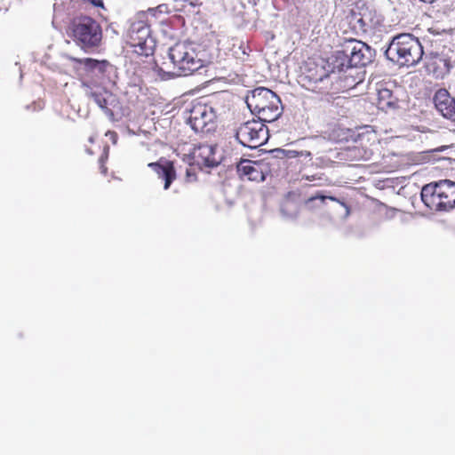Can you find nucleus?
<instances>
[{"label": "nucleus", "mask_w": 455, "mask_h": 455, "mask_svg": "<svg viewBox=\"0 0 455 455\" xmlns=\"http://www.w3.org/2000/svg\"><path fill=\"white\" fill-rule=\"evenodd\" d=\"M336 76L326 69L324 61L321 63L308 60L305 64L304 71L299 76L302 87L320 95H331L338 92L335 86Z\"/></svg>", "instance_id": "7ed1b4c3"}, {"label": "nucleus", "mask_w": 455, "mask_h": 455, "mask_svg": "<svg viewBox=\"0 0 455 455\" xmlns=\"http://www.w3.org/2000/svg\"><path fill=\"white\" fill-rule=\"evenodd\" d=\"M349 52H347V44L342 46L341 50L336 51L335 53L331 56V65L332 66V69L331 71V75L335 76V70L339 72L343 71L349 68H354L352 62H350Z\"/></svg>", "instance_id": "6ab92c4d"}, {"label": "nucleus", "mask_w": 455, "mask_h": 455, "mask_svg": "<svg viewBox=\"0 0 455 455\" xmlns=\"http://www.w3.org/2000/svg\"><path fill=\"white\" fill-rule=\"evenodd\" d=\"M84 3H89L95 7L104 8L103 0H82Z\"/></svg>", "instance_id": "bb28decb"}, {"label": "nucleus", "mask_w": 455, "mask_h": 455, "mask_svg": "<svg viewBox=\"0 0 455 455\" xmlns=\"http://www.w3.org/2000/svg\"><path fill=\"white\" fill-rule=\"evenodd\" d=\"M175 3L181 4L182 7L190 6V7H198L202 5L201 0H173Z\"/></svg>", "instance_id": "393cba45"}, {"label": "nucleus", "mask_w": 455, "mask_h": 455, "mask_svg": "<svg viewBox=\"0 0 455 455\" xmlns=\"http://www.w3.org/2000/svg\"><path fill=\"white\" fill-rule=\"evenodd\" d=\"M300 155V153H299L298 151L296 150H288L287 151V156L288 157H297Z\"/></svg>", "instance_id": "c85d7f7f"}, {"label": "nucleus", "mask_w": 455, "mask_h": 455, "mask_svg": "<svg viewBox=\"0 0 455 455\" xmlns=\"http://www.w3.org/2000/svg\"><path fill=\"white\" fill-rule=\"evenodd\" d=\"M378 108L383 111L395 109L398 106V99L393 92L387 88L381 87L378 90Z\"/></svg>", "instance_id": "aec40b11"}, {"label": "nucleus", "mask_w": 455, "mask_h": 455, "mask_svg": "<svg viewBox=\"0 0 455 455\" xmlns=\"http://www.w3.org/2000/svg\"><path fill=\"white\" fill-rule=\"evenodd\" d=\"M451 61L443 54L431 52L426 57L425 68L435 78H443L450 72Z\"/></svg>", "instance_id": "f8f14e48"}, {"label": "nucleus", "mask_w": 455, "mask_h": 455, "mask_svg": "<svg viewBox=\"0 0 455 455\" xmlns=\"http://www.w3.org/2000/svg\"><path fill=\"white\" fill-rule=\"evenodd\" d=\"M347 151L350 153L351 156L356 157V153L359 152V149L356 147H354L353 148H348Z\"/></svg>", "instance_id": "c756f323"}, {"label": "nucleus", "mask_w": 455, "mask_h": 455, "mask_svg": "<svg viewBox=\"0 0 455 455\" xmlns=\"http://www.w3.org/2000/svg\"><path fill=\"white\" fill-rule=\"evenodd\" d=\"M86 151H87V153H88V154H90V155H92V152L91 151V149H86Z\"/></svg>", "instance_id": "7c9ffc66"}, {"label": "nucleus", "mask_w": 455, "mask_h": 455, "mask_svg": "<svg viewBox=\"0 0 455 455\" xmlns=\"http://www.w3.org/2000/svg\"><path fill=\"white\" fill-rule=\"evenodd\" d=\"M77 62L84 67V71L87 76L99 82L102 80L110 64L108 60H97L92 58H85L77 60Z\"/></svg>", "instance_id": "2eb2a0df"}, {"label": "nucleus", "mask_w": 455, "mask_h": 455, "mask_svg": "<svg viewBox=\"0 0 455 455\" xmlns=\"http://www.w3.org/2000/svg\"><path fill=\"white\" fill-rule=\"evenodd\" d=\"M246 104L259 119L271 123L281 116V100L273 91L266 87H258L246 97Z\"/></svg>", "instance_id": "39448f33"}, {"label": "nucleus", "mask_w": 455, "mask_h": 455, "mask_svg": "<svg viewBox=\"0 0 455 455\" xmlns=\"http://www.w3.org/2000/svg\"><path fill=\"white\" fill-rule=\"evenodd\" d=\"M437 189L438 182L427 184L421 189V200L431 211H443V201Z\"/></svg>", "instance_id": "dca6fc26"}, {"label": "nucleus", "mask_w": 455, "mask_h": 455, "mask_svg": "<svg viewBox=\"0 0 455 455\" xmlns=\"http://www.w3.org/2000/svg\"><path fill=\"white\" fill-rule=\"evenodd\" d=\"M437 192L440 193L443 211L455 207V182L449 180H439Z\"/></svg>", "instance_id": "f3484780"}, {"label": "nucleus", "mask_w": 455, "mask_h": 455, "mask_svg": "<svg viewBox=\"0 0 455 455\" xmlns=\"http://www.w3.org/2000/svg\"><path fill=\"white\" fill-rule=\"evenodd\" d=\"M197 180L196 169L195 166H190L186 170L185 180L188 183L195 182Z\"/></svg>", "instance_id": "b1692460"}, {"label": "nucleus", "mask_w": 455, "mask_h": 455, "mask_svg": "<svg viewBox=\"0 0 455 455\" xmlns=\"http://www.w3.org/2000/svg\"><path fill=\"white\" fill-rule=\"evenodd\" d=\"M169 61L157 65L159 74L167 78L188 76L201 68L203 60L191 43L179 42L169 49Z\"/></svg>", "instance_id": "f257e3e1"}, {"label": "nucleus", "mask_w": 455, "mask_h": 455, "mask_svg": "<svg viewBox=\"0 0 455 455\" xmlns=\"http://www.w3.org/2000/svg\"><path fill=\"white\" fill-rule=\"evenodd\" d=\"M194 159L198 165L206 167L217 166L219 162L215 157V152L212 146L201 145L194 151Z\"/></svg>", "instance_id": "a211bd4d"}, {"label": "nucleus", "mask_w": 455, "mask_h": 455, "mask_svg": "<svg viewBox=\"0 0 455 455\" xmlns=\"http://www.w3.org/2000/svg\"><path fill=\"white\" fill-rule=\"evenodd\" d=\"M109 157V147L105 145L100 150V154L98 157V166L101 175L108 176V168L107 166V163Z\"/></svg>", "instance_id": "4be33fe9"}, {"label": "nucleus", "mask_w": 455, "mask_h": 455, "mask_svg": "<svg viewBox=\"0 0 455 455\" xmlns=\"http://www.w3.org/2000/svg\"><path fill=\"white\" fill-rule=\"evenodd\" d=\"M434 103L442 116L455 123V99L446 89L437 90L434 95Z\"/></svg>", "instance_id": "ddd939ff"}, {"label": "nucleus", "mask_w": 455, "mask_h": 455, "mask_svg": "<svg viewBox=\"0 0 455 455\" xmlns=\"http://www.w3.org/2000/svg\"><path fill=\"white\" fill-rule=\"evenodd\" d=\"M156 13V9L149 8L137 12L129 20L125 32L126 43L140 55L149 56L154 52L156 44L151 36V25Z\"/></svg>", "instance_id": "f03ea898"}, {"label": "nucleus", "mask_w": 455, "mask_h": 455, "mask_svg": "<svg viewBox=\"0 0 455 455\" xmlns=\"http://www.w3.org/2000/svg\"><path fill=\"white\" fill-rule=\"evenodd\" d=\"M236 172L243 180L259 182L265 180L266 166L259 161L242 159L236 165Z\"/></svg>", "instance_id": "9d476101"}, {"label": "nucleus", "mask_w": 455, "mask_h": 455, "mask_svg": "<svg viewBox=\"0 0 455 455\" xmlns=\"http://www.w3.org/2000/svg\"><path fill=\"white\" fill-rule=\"evenodd\" d=\"M74 41L83 49L98 47L102 40L100 25L88 16L76 17L70 23Z\"/></svg>", "instance_id": "0eeeda50"}, {"label": "nucleus", "mask_w": 455, "mask_h": 455, "mask_svg": "<svg viewBox=\"0 0 455 455\" xmlns=\"http://www.w3.org/2000/svg\"><path fill=\"white\" fill-rule=\"evenodd\" d=\"M260 119H252L241 124L235 132L236 140L244 147L256 148L268 139V129Z\"/></svg>", "instance_id": "6e6552de"}, {"label": "nucleus", "mask_w": 455, "mask_h": 455, "mask_svg": "<svg viewBox=\"0 0 455 455\" xmlns=\"http://www.w3.org/2000/svg\"><path fill=\"white\" fill-rule=\"evenodd\" d=\"M326 199H330L331 201L337 202L341 205L347 208V204L344 202H341L339 198L335 196H325L323 195L316 194L315 196H310L306 199L303 204V207L305 210L313 212L316 209L323 208L325 204Z\"/></svg>", "instance_id": "412c9836"}, {"label": "nucleus", "mask_w": 455, "mask_h": 455, "mask_svg": "<svg viewBox=\"0 0 455 455\" xmlns=\"http://www.w3.org/2000/svg\"><path fill=\"white\" fill-rule=\"evenodd\" d=\"M351 32L356 36L374 35L383 25L382 16L366 4L356 5L346 17Z\"/></svg>", "instance_id": "423d86ee"}, {"label": "nucleus", "mask_w": 455, "mask_h": 455, "mask_svg": "<svg viewBox=\"0 0 455 455\" xmlns=\"http://www.w3.org/2000/svg\"><path fill=\"white\" fill-rule=\"evenodd\" d=\"M346 44L353 67H364L371 61V49L366 44L358 40H348Z\"/></svg>", "instance_id": "9b49d317"}, {"label": "nucleus", "mask_w": 455, "mask_h": 455, "mask_svg": "<svg viewBox=\"0 0 455 455\" xmlns=\"http://www.w3.org/2000/svg\"><path fill=\"white\" fill-rule=\"evenodd\" d=\"M296 196V193L295 192H289L287 196H286V200H285V203L283 204V207H288L289 206V204L291 202V200Z\"/></svg>", "instance_id": "cd10ccee"}, {"label": "nucleus", "mask_w": 455, "mask_h": 455, "mask_svg": "<svg viewBox=\"0 0 455 455\" xmlns=\"http://www.w3.org/2000/svg\"><path fill=\"white\" fill-rule=\"evenodd\" d=\"M301 180L314 182V186H323L326 179L323 178V174L315 173L313 175H303Z\"/></svg>", "instance_id": "5701e85b"}, {"label": "nucleus", "mask_w": 455, "mask_h": 455, "mask_svg": "<svg viewBox=\"0 0 455 455\" xmlns=\"http://www.w3.org/2000/svg\"><path fill=\"white\" fill-rule=\"evenodd\" d=\"M387 56L401 66H414L422 59L424 52L419 39L411 34H400L393 38Z\"/></svg>", "instance_id": "20e7f679"}, {"label": "nucleus", "mask_w": 455, "mask_h": 455, "mask_svg": "<svg viewBox=\"0 0 455 455\" xmlns=\"http://www.w3.org/2000/svg\"><path fill=\"white\" fill-rule=\"evenodd\" d=\"M156 174L159 179L164 181V188L166 190L170 188L173 180H176V171L172 161L161 158L157 162L149 163L148 164Z\"/></svg>", "instance_id": "4468645a"}, {"label": "nucleus", "mask_w": 455, "mask_h": 455, "mask_svg": "<svg viewBox=\"0 0 455 455\" xmlns=\"http://www.w3.org/2000/svg\"><path fill=\"white\" fill-rule=\"evenodd\" d=\"M94 99H95V101L97 102V104L101 108H108V103H107V100L102 98L100 95L99 94H94Z\"/></svg>", "instance_id": "a878e982"}, {"label": "nucleus", "mask_w": 455, "mask_h": 455, "mask_svg": "<svg viewBox=\"0 0 455 455\" xmlns=\"http://www.w3.org/2000/svg\"><path fill=\"white\" fill-rule=\"evenodd\" d=\"M217 111L212 102H195L189 111L188 123L196 132H209L212 130Z\"/></svg>", "instance_id": "1a4fd4ad"}]
</instances>
